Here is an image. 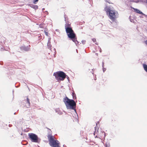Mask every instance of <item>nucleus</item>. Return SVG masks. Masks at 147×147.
<instances>
[{
    "mask_svg": "<svg viewBox=\"0 0 147 147\" xmlns=\"http://www.w3.org/2000/svg\"><path fill=\"white\" fill-rule=\"evenodd\" d=\"M107 15H109V18L112 21H114L118 16V14L117 11L113 8L109 7L106 6L105 8Z\"/></svg>",
    "mask_w": 147,
    "mask_h": 147,
    "instance_id": "1",
    "label": "nucleus"
},
{
    "mask_svg": "<svg viewBox=\"0 0 147 147\" xmlns=\"http://www.w3.org/2000/svg\"><path fill=\"white\" fill-rule=\"evenodd\" d=\"M63 102L67 109L74 110L76 112V103L73 100L69 99L66 97L64 98Z\"/></svg>",
    "mask_w": 147,
    "mask_h": 147,
    "instance_id": "2",
    "label": "nucleus"
},
{
    "mask_svg": "<svg viewBox=\"0 0 147 147\" xmlns=\"http://www.w3.org/2000/svg\"><path fill=\"white\" fill-rule=\"evenodd\" d=\"M65 28L68 37L76 44L78 42L76 34L72 28L71 27L67 26L66 25L65 26Z\"/></svg>",
    "mask_w": 147,
    "mask_h": 147,
    "instance_id": "3",
    "label": "nucleus"
},
{
    "mask_svg": "<svg viewBox=\"0 0 147 147\" xmlns=\"http://www.w3.org/2000/svg\"><path fill=\"white\" fill-rule=\"evenodd\" d=\"M53 76H55L57 80L61 81L63 80L66 76V74L64 72L61 71L54 73Z\"/></svg>",
    "mask_w": 147,
    "mask_h": 147,
    "instance_id": "4",
    "label": "nucleus"
},
{
    "mask_svg": "<svg viewBox=\"0 0 147 147\" xmlns=\"http://www.w3.org/2000/svg\"><path fill=\"white\" fill-rule=\"evenodd\" d=\"M48 138L49 142L50 145L52 147H60L59 146V143L57 140H55L53 136L52 135H49Z\"/></svg>",
    "mask_w": 147,
    "mask_h": 147,
    "instance_id": "5",
    "label": "nucleus"
},
{
    "mask_svg": "<svg viewBox=\"0 0 147 147\" xmlns=\"http://www.w3.org/2000/svg\"><path fill=\"white\" fill-rule=\"evenodd\" d=\"M28 136L29 138L32 142H38V141H40V140L37 136L34 133H29Z\"/></svg>",
    "mask_w": 147,
    "mask_h": 147,
    "instance_id": "6",
    "label": "nucleus"
},
{
    "mask_svg": "<svg viewBox=\"0 0 147 147\" xmlns=\"http://www.w3.org/2000/svg\"><path fill=\"white\" fill-rule=\"evenodd\" d=\"M20 48L21 51L23 52L28 51L30 50L29 47H20Z\"/></svg>",
    "mask_w": 147,
    "mask_h": 147,
    "instance_id": "7",
    "label": "nucleus"
},
{
    "mask_svg": "<svg viewBox=\"0 0 147 147\" xmlns=\"http://www.w3.org/2000/svg\"><path fill=\"white\" fill-rule=\"evenodd\" d=\"M55 111L59 115H61L63 114V113L59 108H57L55 109Z\"/></svg>",
    "mask_w": 147,
    "mask_h": 147,
    "instance_id": "8",
    "label": "nucleus"
},
{
    "mask_svg": "<svg viewBox=\"0 0 147 147\" xmlns=\"http://www.w3.org/2000/svg\"><path fill=\"white\" fill-rule=\"evenodd\" d=\"M133 9L134 10V11L136 13L141 14L143 15H144V14L142 12L140 11L139 9L134 8H133Z\"/></svg>",
    "mask_w": 147,
    "mask_h": 147,
    "instance_id": "9",
    "label": "nucleus"
},
{
    "mask_svg": "<svg viewBox=\"0 0 147 147\" xmlns=\"http://www.w3.org/2000/svg\"><path fill=\"white\" fill-rule=\"evenodd\" d=\"M64 18L65 19V21L66 22V24H65V26L66 25L68 27H70V24H69L68 23V20H67V17H66V15H65L64 16Z\"/></svg>",
    "mask_w": 147,
    "mask_h": 147,
    "instance_id": "10",
    "label": "nucleus"
},
{
    "mask_svg": "<svg viewBox=\"0 0 147 147\" xmlns=\"http://www.w3.org/2000/svg\"><path fill=\"white\" fill-rule=\"evenodd\" d=\"M48 48L51 50L52 51H53L54 52L55 54L56 53V51L55 49L53 47H48Z\"/></svg>",
    "mask_w": 147,
    "mask_h": 147,
    "instance_id": "11",
    "label": "nucleus"
},
{
    "mask_svg": "<svg viewBox=\"0 0 147 147\" xmlns=\"http://www.w3.org/2000/svg\"><path fill=\"white\" fill-rule=\"evenodd\" d=\"M30 103L29 101V100L28 98H27L26 105V106L27 108H29L30 107Z\"/></svg>",
    "mask_w": 147,
    "mask_h": 147,
    "instance_id": "12",
    "label": "nucleus"
},
{
    "mask_svg": "<svg viewBox=\"0 0 147 147\" xmlns=\"http://www.w3.org/2000/svg\"><path fill=\"white\" fill-rule=\"evenodd\" d=\"M30 7L35 9H38V7L36 5H30Z\"/></svg>",
    "mask_w": 147,
    "mask_h": 147,
    "instance_id": "13",
    "label": "nucleus"
},
{
    "mask_svg": "<svg viewBox=\"0 0 147 147\" xmlns=\"http://www.w3.org/2000/svg\"><path fill=\"white\" fill-rule=\"evenodd\" d=\"M3 48H1V50L3 51V50H5V51H8L9 48H6L5 47H3Z\"/></svg>",
    "mask_w": 147,
    "mask_h": 147,
    "instance_id": "14",
    "label": "nucleus"
},
{
    "mask_svg": "<svg viewBox=\"0 0 147 147\" xmlns=\"http://www.w3.org/2000/svg\"><path fill=\"white\" fill-rule=\"evenodd\" d=\"M143 65L144 69L147 72V65L146 64H144Z\"/></svg>",
    "mask_w": 147,
    "mask_h": 147,
    "instance_id": "15",
    "label": "nucleus"
},
{
    "mask_svg": "<svg viewBox=\"0 0 147 147\" xmlns=\"http://www.w3.org/2000/svg\"><path fill=\"white\" fill-rule=\"evenodd\" d=\"M72 96L74 99H76V94L74 93L73 92L72 93Z\"/></svg>",
    "mask_w": 147,
    "mask_h": 147,
    "instance_id": "16",
    "label": "nucleus"
},
{
    "mask_svg": "<svg viewBox=\"0 0 147 147\" xmlns=\"http://www.w3.org/2000/svg\"><path fill=\"white\" fill-rule=\"evenodd\" d=\"M38 0H33V3L34 4H36L38 2Z\"/></svg>",
    "mask_w": 147,
    "mask_h": 147,
    "instance_id": "17",
    "label": "nucleus"
},
{
    "mask_svg": "<svg viewBox=\"0 0 147 147\" xmlns=\"http://www.w3.org/2000/svg\"><path fill=\"white\" fill-rule=\"evenodd\" d=\"M82 44L84 45L85 44L86 42V41L85 40H83L82 41Z\"/></svg>",
    "mask_w": 147,
    "mask_h": 147,
    "instance_id": "18",
    "label": "nucleus"
},
{
    "mask_svg": "<svg viewBox=\"0 0 147 147\" xmlns=\"http://www.w3.org/2000/svg\"><path fill=\"white\" fill-rule=\"evenodd\" d=\"M92 40L93 41V42H95L96 41V40L95 38H92Z\"/></svg>",
    "mask_w": 147,
    "mask_h": 147,
    "instance_id": "19",
    "label": "nucleus"
},
{
    "mask_svg": "<svg viewBox=\"0 0 147 147\" xmlns=\"http://www.w3.org/2000/svg\"><path fill=\"white\" fill-rule=\"evenodd\" d=\"M105 1L107 2V3H111V2H110V0H105Z\"/></svg>",
    "mask_w": 147,
    "mask_h": 147,
    "instance_id": "20",
    "label": "nucleus"
},
{
    "mask_svg": "<svg viewBox=\"0 0 147 147\" xmlns=\"http://www.w3.org/2000/svg\"><path fill=\"white\" fill-rule=\"evenodd\" d=\"M98 50H99V51L100 52H101V49L100 48V47H98Z\"/></svg>",
    "mask_w": 147,
    "mask_h": 147,
    "instance_id": "21",
    "label": "nucleus"
},
{
    "mask_svg": "<svg viewBox=\"0 0 147 147\" xmlns=\"http://www.w3.org/2000/svg\"><path fill=\"white\" fill-rule=\"evenodd\" d=\"M106 69L104 67H103V72H104L106 70Z\"/></svg>",
    "mask_w": 147,
    "mask_h": 147,
    "instance_id": "22",
    "label": "nucleus"
},
{
    "mask_svg": "<svg viewBox=\"0 0 147 147\" xmlns=\"http://www.w3.org/2000/svg\"><path fill=\"white\" fill-rule=\"evenodd\" d=\"M129 1L131 2H136V3H138L139 2V1H135V0H129Z\"/></svg>",
    "mask_w": 147,
    "mask_h": 147,
    "instance_id": "23",
    "label": "nucleus"
},
{
    "mask_svg": "<svg viewBox=\"0 0 147 147\" xmlns=\"http://www.w3.org/2000/svg\"><path fill=\"white\" fill-rule=\"evenodd\" d=\"M106 147H110V145L109 144H106Z\"/></svg>",
    "mask_w": 147,
    "mask_h": 147,
    "instance_id": "24",
    "label": "nucleus"
},
{
    "mask_svg": "<svg viewBox=\"0 0 147 147\" xmlns=\"http://www.w3.org/2000/svg\"><path fill=\"white\" fill-rule=\"evenodd\" d=\"M129 19H130V20L131 22H134V20L132 19L131 20L130 19V17H129Z\"/></svg>",
    "mask_w": 147,
    "mask_h": 147,
    "instance_id": "25",
    "label": "nucleus"
},
{
    "mask_svg": "<svg viewBox=\"0 0 147 147\" xmlns=\"http://www.w3.org/2000/svg\"><path fill=\"white\" fill-rule=\"evenodd\" d=\"M104 62L103 61L102 62V67H103L104 66Z\"/></svg>",
    "mask_w": 147,
    "mask_h": 147,
    "instance_id": "26",
    "label": "nucleus"
},
{
    "mask_svg": "<svg viewBox=\"0 0 147 147\" xmlns=\"http://www.w3.org/2000/svg\"><path fill=\"white\" fill-rule=\"evenodd\" d=\"M66 78H67V79H68V80L69 81V77L67 75H66Z\"/></svg>",
    "mask_w": 147,
    "mask_h": 147,
    "instance_id": "27",
    "label": "nucleus"
},
{
    "mask_svg": "<svg viewBox=\"0 0 147 147\" xmlns=\"http://www.w3.org/2000/svg\"><path fill=\"white\" fill-rule=\"evenodd\" d=\"M144 43L147 45V40L145 41Z\"/></svg>",
    "mask_w": 147,
    "mask_h": 147,
    "instance_id": "28",
    "label": "nucleus"
},
{
    "mask_svg": "<svg viewBox=\"0 0 147 147\" xmlns=\"http://www.w3.org/2000/svg\"><path fill=\"white\" fill-rule=\"evenodd\" d=\"M48 34V33L47 32H45V34L46 35H47V34Z\"/></svg>",
    "mask_w": 147,
    "mask_h": 147,
    "instance_id": "29",
    "label": "nucleus"
},
{
    "mask_svg": "<svg viewBox=\"0 0 147 147\" xmlns=\"http://www.w3.org/2000/svg\"><path fill=\"white\" fill-rule=\"evenodd\" d=\"M95 43L97 45H98V43H97V42H96Z\"/></svg>",
    "mask_w": 147,
    "mask_h": 147,
    "instance_id": "30",
    "label": "nucleus"
},
{
    "mask_svg": "<svg viewBox=\"0 0 147 147\" xmlns=\"http://www.w3.org/2000/svg\"><path fill=\"white\" fill-rule=\"evenodd\" d=\"M50 45L49 44V43H48L47 44V46H50Z\"/></svg>",
    "mask_w": 147,
    "mask_h": 147,
    "instance_id": "31",
    "label": "nucleus"
},
{
    "mask_svg": "<svg viewBox=\"0 0 147 147\" xmlns=\"http://www.w3.org/2000/svg\"><path fill=\"white\" fill-rule=\"evenodd\" d=\"M65 146H65V145H63V146L64 147H65Z\"/></svg>",
    "mask_w": 147,
    "mask_h": 147,
    "instance_id": "32",
    "label": "nucleus"
},
{
    "mask_svg": "<svg viewBox=\"0 0 147 147\" xmlns=\"http://www.w3.org/2000/svg\"><path fill=\"white\" fill-rule=\"evenodd\" d=\"M76 51H77V52L78 53V50L77 49H76Z\"/></svg>",
    "mask_w": 147,
    "mask_h": 147,
    "instance_id": "33",
    "label": "nucleus"
},
{
    "mask_svg": "<svg viewBox=\"0 0 147 147\" xmlns=\"http://www.w3.org/2000/svg\"><path fill=\"white\" fill-rule=\"evenodd\" d=\"M58 30H56V31H58Z\"/></svg>",
    "mask_w": 147,
    "mask_h": 147,
    "instance_id": "34",
    "label": "nucleus"
},
{
    "mask_svg": "<svg viewBox=\"0 0 147 147\" xmlns=\"http://www.w3.org/2000/svg\"><path fill=\"white\" fill-rule=\"evenodd\" d=\"M96 55H98V54L96 53Z\"/></svg>",
    "mask_w": 147,
    "mask_h": 147,
    "instance_id": "35",
    "label": "nucleus"
},
{
    "mask_svg": "<svg viewBox=\"0 0 147 147\" xmlns=\"http://www.w3.org/2000/svg\"><path fill=\"white\" fill-rule=\"evenodd\" d=\"M96 55H98V54L96 53Z\"/></svg>",
    "mask_w": 147,
    "mask_h": 147,
    "instance_id": "36",
    "label": "nucleus"
},
{
    "mask_svg": "<svg viewBox=\"0 0 147 147\" xmlns=\"http://www.w3.org/2000/svg\"><path fill=\"white\" fill-rule=\"evenodd\" d=\"M146 3H147V0H146Z\"/></svg>",
    "mask_w": 147,
    "mask_h": 147,
    "instance_id": "37",
    "label": "nucleus"
},
{
    "mask_svg": "<svg viewBox=\"0 0 147 147\" xmlns=\"http://www.w3.org/2000/svg\"><path fill=\"white\" fill-rule=\"evenodd\" d=\"M95 129L96 130V127L95 128Z\"/></svg>",
    "mask_w": 147,
    "mask_h": 147,
    "instance_id": "38",
    "label": "nucleus"
}]
</instances>
